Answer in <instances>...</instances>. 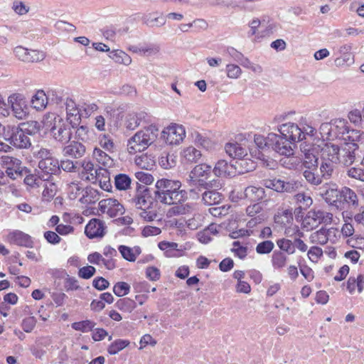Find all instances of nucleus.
Here are the masks:
<instances>
[{"instance_id":"40","label":"nucleus","mask_w":364,"mask_h":364,"mask_svg":"<svg viewBox=\"0 0 364 364\" xmlns=\"http://www.w3.org/2000/svg\"><path fill=\"white\" fill-rule=\"evenodd\" d=\"M131 178L126 174L119 173L114 176V186L119 191H127L131 187Z\"/></svg>"},{"instance_id":"8","label":"nucleus","mask_w":364,"mask_h":364,"mask_svg":"<svg viewBox=\"0 0 364 364\" xmlns=\"http://www.w3.org/2000/svg\"><path fill=\"white\" fill-rule=\"evenodd\" d=\"M158 201L164 204L173 205L168 210L167 215L168 217L180 215L182 212V205L180 204L182 201V191L180 189L170 193L168 196H159Z\"/></svg>"},{"instance_id":"10","label":"nucleus","mask_w":364,"mask_h":364,"mask_svg":"<svg viewBox=\"0 0 364 364\" xmlns=\"http://www.w3.org/2000/svg\"><path fill=\"white\" fill-rule=\"evenodd\" d=\"M212 167L206 164H200L195 166L189 173L188 182L190 185L205 184V181L209 178L212 172Z\"/></svg>"},{"instance_id":"5","label":"nucleus","mask_w":364,"mask_h":364,"mask_svg":"<svg viewBox=\"0 0 364 364\" xmlns=\"http://www.w3.org/2000/svg\"><path fill=\"white\" fill-rule=\"evenodd\" d=\"M330 132L336 138L345 141H358L363 139V134L358 130L350 129L345 119H334L330 123Z\"/></svg>"},{"instance_id":"25","label":"nucleus","mask_w":364,"mask_h":364,"mask_svg":"<svg viewBox=\"0 0 364 364\" xmlns=\"http://www.w3.org/2000/svg\"><path fill=\"white\" fill-rule=\"evenodd\" d=\"M235 165L229 164L225 160H219L212 171L218 177H232L235 174Z\"/></svg>"},{"instance_id":"54","label":"nucleus","mask_w":364,"mask_h":364,"mask_svg":"<svg viewBox=\"0 0 364 364\" xmlns=\"http://www.w3.org/2000/svg\"><path fill=\"white\" fill-rule=\"evenodd\" d=\"M95 325L96 323L91 320H85L73 323L72 328L75 331L86 333L92 331L95 328Z\"/></svg>"},{"instance_id":"18","label":"nucleus","mask_w":364,"mask_h":364,"mask_svg":"<svg viewBox=\"0 0 364 364\" xmlns=\"http://www.w3.org/2000/svg\"><path fill=\"white\" fill-rule=\"evenodd\" d=\"M161 138L170 145H178L182 141V127L172 123L161 132Z\"/></svg>"},{"instance_id":"26","label":"nucleus","mask_w":364,"mask_h":364,"mask_svg":"<svg viewBox=\"0 0 364 364\" xmlns=\"http://www.w3.org/2000/svg\"><path fill=\"white\" fill-rule=\"evenodd\" d=\"M159 248L164 252L167 257H180L182 256L181 246L176 242L161 241L158 245Z\"/></svg>"},{"instance_id":"47","label":"nucleus","mask_w":364,"mask_h":364,"mask_svg":"<svg viewBox=\"0 0 364 364\" xmlns=\"http://www.w3.org/2000/svg\"><path fill=\"white\" fill-rule=\"evenodd\" d=\"M183 220L186 221V226L190 230H196L202 223L203 216L198 213H194L192 218L189 216H183Z\"/></svg>"},{"instance_id":"46","label":"nucleus","mask_w":364,"mask_h":364,"mask_svg":"<svg viewBox=\"0 0 364 364\" xmlns=\"http://www.w3.org/2000/svg\"><path fill=\"white\" fill-rule=\"evenodd\" d=\"M116 305L119 310L129 313L136 307L135 301L127 297L119 299Z\"/></svg>"},{"instance_id":"33","label":"nucleus","mask_w":364,"mask_h":364,"mask_svg":"<svg viewBox=\"0 0 364 364\" xmlns=\"http://www.w3.org/2000/svg\"><path fill=\"white\" fill-rule=\"evenodd\" d=\"M100 198V193L92 187H87L80 198V201L83 204H92L98 201Z\"/></svg>"},{"instance_id":"9","label":"nucleus","mask_w":364,"mask_h":364,"mask_svg":"<svg viewBox=\"0 0 364 364\" xmlns=\"http://www.w3.org/2000/svg\"><path fill=\"white\" fill-rule=\"evenodd\" d=\"M357 141H348L339 148L338 163L344 166H350L355 160L359 146Z\"/></svg>"},{"instance_id":"31","label":"nucleus","mask_w":364,"mask_h":364,"mask_svg":"<svg viewBox=\"0 0 364 364\" xmlns=\"http://www.w3.org/2000/svg\"><path fill=\"white\" fill-rule=\"evenodd\" d=\"M292 201L301 210H306L313 203L311 197L304 192L298 193L293 196Z\"/></svg>"},{"instance_id":"28","label":"nucleus","mask_w":364,"mask_h":364,"mask_svg":"<svg viewBox=\"0 0 364 364\" xmlns=\"http://www.w3.org/2000/svg\"><path fill=\"white\" fill-rule=\"evenodd\" d=\"M96 179L93 183H98L100 188L106 191H110L112 189V184L110 182L109 172L106 168H100L98 172L95 173Z\"/></svg>"},{"instance_id":"12","label":"nucleus","mask_w":364,"mask_h":364,"mask_svg":"<svg viewBox=\"0 0 364 364\" xmlns=\"http://www.w3.org/2000/svg\"><path fill=\"white\" fill-rule=\"evenodd\" d=\"M99 209L104 213L108 215L110 218H114L124 214L125 209L117 199L106 198L99 202Z\"/></svg>"},{"instance_id":"11","label":"nucleus","mask_w":364,"mask_h":364,"mask_svg":"<svg viewBox=\"0 0 364 364\" xmlns=\"http://www.w3.org/2000/svg\"><path fill=\"white\" fill-rule=\"evenodd\" d=\"M333 220V214L320 209H313L308 212L304 222L311 228L320 224H330Z\"/></svg>"},{"instance_id":"64","label":"nucleus","mask_w":364,"mask_h":364,"mask_svg":"<svg viewBox=\"0 0 364 364\" xmlns=\"http://www.w3.org/2000/svg\"><path fill=\"white\" fill-rule=\"evenodd\" d=\"M82 117H88L98 109L95 103L85 102L81 106Z\"/></svg>"},{"instance_id":"43","label":"nucleus","mask_w":364,"mask_h":364,"mask_svg":"<svg viewBox=\"0 0 364 364\" xmlns=\"http://www.w3.org/2000/svg\"><path fill=\"white\" fill-rule=\"evenodd\" d=\"M109 57L116 63L129 65L132 63L131 57L122 50H117L110 53Z\"/></svg>"},{"instance_id":"41","label":"nucleus","mask_w":364,"mask_h":364,"mask_svg":"<svg viewBox=\"0 0 364 364\" xmlns=\"http://www.w3.org/2000/svg\"><path fill=\"white\" fill-rule=\"evenodd\" d=\"M203 200L208 205L219 203L222 200V195L215 190L207 191L203 193Z\"/></svg>"},{"instance_id":"27","label":"nucleus","mask_w":364,"mask_h":364,"mask_svg":"<svg viewBox=\"0 0 364 364\" xmlns=\"http://www.w3.org/2000/svg\"><path fill=\"white\" fill-rule=\"evenodd\" d=\"M132 201L138 210L144 208L149 209V208L153 205L154 203L153 200L146 189L136 194V196L132 199Z\"/></svg>"},{"instance_id":"59","label":"nucleus","mask_w":364,"mask_h":364,"mask_svg":"<svg viewBox=\"0 0 364 364\" xmlns=\"http://www.w3.org/2000/svg\"><path fill=\"white\" fill-rule=\"evenodd\" d=\"M33 155L36 159H39V161H46L50 159V158L54 157L53 151L44 147L38 148L33 152Z\"/></svg>"},{"instance_id":"57","label":"nucleus","mask_w":364,"mask_h":364,"mask_svg":"<svg viewBox=\"0 0 364 364\" xmlns=\"http://www.w3.org/2000/svg\"><path fill=\"white\" fill-rule=\"evenodd\" d=\"M138 211L139 218L146 222L153 221L157 217L156 211L153 208L152 205L149 209L144 208Z\"/></svg>"},{"instance_id":"38","label":"nucleus","mask_w":364,"mask_h":364,"mask_svg":"<svg viewBox=\"0 0 364 364\" xmlns=\"http://www.w3.org/2000/svg\"><path fill=\"white\" fill-rule=\"evenodd\" d=\"M178 161V157L174 153H168L162 154L159 159V164L160 166L165 168L168 169L175 167Z\"/></svg>"},{"instance_id":"50","label":"nucleus","mask_w":364,"mask_h":364,"mask_svg":"<svg viewBox=\"0 0 364 364\" xmlns=\"http://www.w3.org/2000/svg\"><path fill=\"white\" fill-rule=\"evenodd\" d=\"M100 146L108 152H113L115 148L112 138L109 134H101L98 139Z\"/></svg>"},{"instance_id":"24","label":"nucleus","mask_w":364,"mask_h":364,"mask_svg":"<svg viewBox=\"0 0 364 364\" xmlns=\"http://www.w3.org/2000/svg\"><path fill=\"white\" fill-rule=\"evenodd\" d=\"M337 164L338 163L331 162V161L321 159L319 168L320 173H318V176L320 178L319 181L315 183H311V185L317 186L322 183L323 179L331 178Z\"/></svg>"},{"instance_id":"55","label":"nucleus","mask_w":364,"mask_h":364,"mask_svg":"<svg viewBox=\"0 0 364 364\" xmlns=\"http://www.w3.org/2000/svg\"><path fill=\"white\" fill-rule=\"evenodd\" d=\"M84 190L80 183L72 182L68 187V195L70 199H76L81 193H83Z\"/></svg>"},{"instance_id":"42","label":"nucleus","mask_w":364,"mask_h":364,"mask_svg":"<svg viewBox=\"0 0 364 364\" xmlns=\"http://www.w3.org/2000/svg\"><path fill=\"white\" fill-rule=\"evenodd\" d=\"M342 200L352 205H358V204L356 193L348 187H343L341 188V201Z\"/></svg>"},{"instance_id":"62","label":"nucleus","mask_w":364,"mask_h":364,"mask_svg":"<svg viewBox=\"0 0 364 364\" xmlns=\"http://www.w3.org/2000/svg\"><path fill=\"white\" fill-rule=\"evenodd\" d=\"M274 247V243L270 240H265L259 242L256 247V252L258 254H268L270 253Z\"/></svg>"},{"instance_id":"22","label":"nucleus","mask_w":364,"mask_h":364,"mask_svg":"<svg viewBox=\"0 0 364 364\" xmlns=\"http://www.w3.org/2000/svg\"><path fill=\"white\" fill-rule=\"evenodd\" d=\"M9 241L20 246L31 247L33 245L31 237L20 230L9 232L7 236Z\"/></svg>"},{"instance_id":"48","label":"nucleus","mask_w":364,"mask_h":364,"mask_svg":"<svg viewBox=\"0 0 364 364\" xmlns=\"http://www.w3.org/2000/svg\"><path fill=\"white\" fill-rule=\"evenodd\" d=\"M301 159L299 157L291 156H284V158L280 159L281 165L288 169H296L300 164Z\"/></svg>"},{"instance_id":"7","label":"nucleus","mask_w":364,"mask_h":364,"mask_svg":"<svg viewBox=\"0 0 364 364\" xmlns=\"http://www.w3.org/2000/svg\"><path fill=\"white\" fill-rule=\"evenodd\" d=\"M268 139L271 143L272 149L278 154L284 156H291L294 154L293 146L294 144L289 141L282 134L279 135L274 133L268 134Z\"/></svg>"},{"instance_id":"63","label":"nucleus","mask_w":364,"mask_h":364,"mask_svg":"<svg viewBox=\"0 0 364 364\" xmlns=\"http://www.w3.org/2000/svg\"><path fill=\"white\" fill-rule=\"evenodd\" d=\"M294 234V248H297L299 250L303 252H306L308 249V246L302 240H301V237L304 236V233L297 229Z\"/></svg>"},{"instance_id":"39","label":"nucleus","mask_w":364,"mask_h":364,"mask_svg":"<svg viewBox=\"0 0 364 364\" xmlns=\"http://www.w3.org/2000/svg\"><path fill=\"white\" fill-rule=\"evenodd\" d=\"M92 156L99 164L104 166L110 167L113 164L112 159L100 148H95L92 152Z\"/></svg>"},{"instance_id":"58","label":"nucleus","mask_w":364,"mask_h":364,"mask_svg":"<svg viewBox=\"0 0 364 364\" xmlns=\"http://www.w3.org/2000/svg\"><path fill=\"white\" fill-rule=\"evenodd\" d=\"M0 164L2 166H4L6 168H7L8 167L17 168L18 166H21V160L9 156H1L0 159Z\"/></svg>"},{"instance_id":"52","label":"nucleus","mask_w":364,"mask_h":364,"mask_svg":"<svg viewBox=\"0 0 364 364\" xmlns=\"http://www.w3.org/2000/svg\"><path fill=\"white\" fill-rule=\"evenodd\" d=\"M201 156V152L193 146H189L183 151V157L191 163L198 162Z\"/></svg>"},{"instance_id":"15","label":"nucleus","mask_w":364,"mask_h":364,"mask_svg":"<svg viewBox=\"0 0 364 364\" xmlns=\"http://www.w3.org/2000/svg\"><path fill=\"white\" fill-rule=\"evenodd\" d=\"M38 168L40 169L41 177L43 181H50L52 175L60 172L59 161L55 157L50 158L46 161H39Z\"/></svg>"},{"instance_id":"30","label":"nucleus","mask_w":364,"mask_h":364,"mask_svg":"<svg viewBox=\"0 0 364 364\" xmlns=\"http://www.w3.org/2000/svg\"><path fill=\"white\" fill-rule=\"evenodd\" d=\"M245 198L250 201L257 202L265 196L264 189L262 187L248 186L244 191Z\"/></svg>"},{"instance_id":"32","label":"nucleus","mask_w":364,"mask_h":364,"mask_svg":"<svg viewBox=\"0 0 364 364\" xmlns=\"http://www.w3.org/2000/svg\"><path fill=\"white\" fill-rule=\"evenodd\" d=\"M321 196L325 201L331 205H336L338 202L341 201V190L335 188H327Z\"/></svg>"},{"instance_id":"19","label":"nucleus","mask_w":364,"mask_h":364,"mask_svg":"<svg viewBox=\"0 0 364 364\" xmlns=\"http://www.w3.org/2000/svg\"><path fill=\"white\" fill-rule=\"evenodd\" d=\"M181 183L179 181H171L168 179H160L156 183L155 200H159V196L169 195L176 190H179Z\"/></svg>"},{"instance_id":"14","label":"nucleus","mask_w":364,"mask_h":364,"mask_svg":"<svg viewBox=\"0 0 364 364\" xmlns=\"http://www.w3.org/2000/svg\"><path fill=\"white\" fill-rule=\"evenodd\" d=\"M301 186L300 182L294 179L285 181L274 178L269 181L267 187L271 188L279 193H291L296 191Z\"/></svg>"},{"instance_id":"1","label":"nucleus","mask_w":364,"mask_h":364,"mask_svg":"<svg viewBox=\"0 0 364 364\" xmlns=\"http://www.w3.org/2000/svg\"><path fill=\"white\" fill-rule=\"evenodd\" d=\"M40 131V125L36 121L22 123L20 126L3 127V136L11 145L18 149H28L31 142L27 134L32 135Z\"/></svg>"},{"instance_id":"61","label":"nucleus","mask_w":364,"mask_h":364,"mask_svg":"<svg viewBox=\"0 0 364 364\" xmlns=\"http://www.w3.org/2000/svg\"><path fill=\"white\" fill-rule=\"evenodd\" d=\"M135 164L143 169H149L154 166V161L146 155H141L135 159Z\"/></svg>"},{"instance_id":"3","label":"nucleus","mask_w":364,"mask_h":364,"mask_svg":"<svg viewBox=\"0 0 364 364\" xmlns=\"http://www.w3.org/2000/svg\"><path fill=\"white\" fill-rule=\"evenodd\" d=\"M304 156L302 159V166L304 168L303 176L306 181L311 183H318L319 177L318 176V149L314 146H305L301 148Z\"/></svg>"},{"instance_id":"45","label":"nucleus","mask_w":364,"mask_h":364,"mask_svg":"<svg viewBox=\"0 0 364 364\" xmlns=\"http://www.w3.org/2000/svg\"><path fill=\"white\" fill-rule=\"evenodd\" d=\"M293 221L292 213L289 210H284L274 216V222L282 226H287Z\"/></svg>"},{"instance_id":"49","label":"nucleus","mask_w":364,"mask_h":364,"mask_svg":"<svg viewBox=\"0 0 364 364\" xmlns=\"http://www.w3.org/2000/svg\"><path fill=\"white\" fill-rule=\"evenodd\" d=\"M43 180L41 177V173L38 172V175L29 174L24 178L25 184L30 188V189H35L39 188L42 185Z\"/></svg>"},{"instance_id":"53","label":"nucleus","mask_w":364,"mask_h":364,"mask_svg":"<svg viewBox=\"0 0 364 364\" xmlns=\"http://www.w3.org/2000/svg\"><path fill=\"white\" fill-rule=\"evenodd\" d=\"M277 245L280 249L279 251L287 252L288 255H292L295 252L294 241L291 240L282 238L277 241Z\"/></svg>"},{"instance_id":"17","label":"nucleus","mask_w":364,"mask_h":364,"mask_svg":"<svg viewBox=\"0 0 364 364\" xmlns=\"http://www.w3.org/2000/svg\"><path fill=\"white\" fill-rule=\"evenodd\" d=\"M66 119L73 127L80 124L82 119L81 107L72 99L67 97L65 102Z\"/></svg>"},{"instance_id":"6","label":"nucleus","mask_w":364,"mask_h":364,"mask_svg":"<svg viewBox=\"0 0 364 364\" xmlns=\"http://www.w3.org/2000/svg\"><path fill=\"white\" fill-rule=\"evenodd\" d=\"M8 107H10L12 115L22 120L28 114V106L23 96L19 93H14L8 97Z\"/></svg>"},{"instance_id":"4","label":"nucleus","mask_w":364,"mask_h":364,"mask_svg":"<svg viewBox=\"0 0 364 364\" xmlns=\"http://www.w3.org/2000/svg\"><path fill=\"white\" fill-rule=\"evenodd\" d=\"M44 126L50 129L55 140L65 144L72 136L71 129L63 119L54 113H48L43 118Z\"/></svg>"},{"instance_id":"60","label":"nucleus","mask_w":364,"mask_h":364,"mask_svg":"<svg viewBox=\"0 0 364 364\" xmlns=\"http://www.w3.org/2000/svg\"><path fill=\"white\" fill-rule=\"evenodd\" d=\"M344 224L341 228L342 235L346 237L352 236L355 232L353 225L352 223L353 219L352 218H346L343 215Z\"/></svg>"},{"instance_id":"2","label":"nucleus","mask_w":364,"mask_h":364,"mask_svg":"<svg viewBox=\"0 0 364 364\" xmlns=\"http://www.w3.org/2000/svg\"><path fill=\"white\" fill-rule=\"evenodd\" d=\"M159 129L153 124L138 131L128 140V152L130 154H135L144 151L155 141Z\"/></svg>"},{"instance_id":"34","label":"nucleus","mask_w":364,"mask_h":364,"mask_svg":"<svg viewBox=\"0 0 364 364\" xmlns=\"http://www.w3.org/2000/svg\"><path fill=\"white\" fill-rule=\"evenodd\" d=\"M31 107L36 110L44 109L48 104V97L43 90H38L32 97Z\"/></svg>"},{"instance_id":"20","label":"nucleus","mask_w":364,"mask_h":364,"mask_svg":"<svg viewBox=\"0 0 364 364\" xmlns=\"http://www.w3.org/2000/svg\"><path fill=\"white\" fill-rule=\"evenodd\" d=\"M107 230L105 223L98 218H92L85 226V233L90 239L102 237Z\"/></svg>"},{"instance_id":"56","label":"nucleus","mask_w":364,"mask_h":364,"mask_svg":"<svg viewBox=\"0 0 364 364\" xmlns=\"http://www.w3.org/2000/svg\"><path fill=\"white\" fill-rule=\"evenodd\" d=\"M310 240L312 243L325 245L328 242L326 234V228H321L318 231L313 232L310 236Z\"/></svg>"},{"instance_id":"21","label":"nucleus","mask_w":364,"mask_h":364,"mask_svg":"<svg viewBox=\"0 0 364 364\" xmlns=\"http://www.w3.org/2000/svg\"><path fill=\"white\" fill-rule=\"evenodd\" d=\"M86 152V147L80 142L73 141L63 149L64 156H68L73 159H80L82 157Z\"/></svg>"},{"instance_id":"36","label":"nucleus","mask_w":364,"mask_h":364,"mask_svg":"<svg viewBox=\"0 0 364 364\" xmlns=\"http://www.w3.org/2000/svg\"><path fill=\"white\" fill-rule=\"evenodd\" d=\"M146 116V113L144 112L128 114L125 122L126 127L130 130L135 129L140 125L141 121L145 119Z\"/></svg>"},{"instance_id":"16","label":"nucleus","mask_w":364,"mask_h":364,"mask_svg":"<svg viewBox=\"0 0 364 364\" xmlns=\"http://www.w3.org/2000/svg\"><path fill=\"white\" fill-rule=\"evenodd\" d=\"M279 132L285 138L293 143L301 141L304 138V132L294 123H287L282 124L279 128Z\"/></svg>"},{"instance_id":"37","label":"nucleus","mask_w":364,"mask_h":364,"mask_svg":"<svg viewBox=\"0 0 364 364\" xmlns=\"http://www.w3.org/2000/svg\"><path fill=\"white\" fill-rule=\"evenodd\" d=\"M287 261L288 257L282 251L275 250L272 255L271 262L275 269H281L285 267Z\"/></svg>"},{"instance_id":"23","label":"nucleus","mask_w":364,"mask_h":364,"mask_svg":"<svg viewBox=\"0 0 364 364\" xmlns=\"http://www.w3.org/2000/svg\"><path fill=\"white\" fill-rule=\"evenodd\" d=\"M339 148L333 143H326L321 149V159L338 163Z\"/></svg>"},{"instance_id":"44","label":"nucleus","mask_w":364,"mask_h":364,"mask_svg":"<svg viewBox=\"0 0 364 364\" xmlns=\"http://www.w3.org/2000/svg\"><path fill=\"white\" fill-rule=\"evenodd\" d=\"M43 184V191L42 193L43 200L50 201L56 194L58 191V186L55 183L46 181Z\"/></svg>"},{"instance_id":"13","label":"nucleus","mask_w":364,"mask_h":364,"mask_svg":"<svg viewBox=\"0 0 364 364\" xmlns=\"http://www.w3.org/2000/svg\"><path fill=\"white\" fill-rule=\"evenodd\" d=\"M14 52L16 58L25 63L40 62L46 58V54L43 51L28 50L22 46L16 47Z\"/></svg>"},{"instance_id":"29","label":"nucleus","mask_w":364,"mask_h":364,"mask_svg":"<svg viewBox=\"0 0 364 364\" xmlns=\"http://www.w3.org/2000/svg\"><path fill=\"white\" fill-rule=\"evenodd\" d=\"M226 153L232 158L241 159L247 156V151L237 142L228 143L225 144Z\"/></svg>"},{"instance_id":"51","label":"nucleus","mask_w":364,"mask_h":364,"mask_svg":"<svg viewBox=\"0 0 364 364\" xmlns=\"http://www.w3.org/2000/svg\"><path fill=\"white\" fill-rule=\"evenodd\" d=\"M129 345L128 340L117 339L109 346L107 351L111 355H115Z\"/></svg>"},{"instance_id":"35","label":"nucleus","mask_w":364,"mask_h":364,"mask_svg":"<svg viewBox=\"0 0 364 364\" xmlns=\"http://www.w3.org/2000/svg\"><path fill=\"white\" fill-rule=\"evenodd\" d=\"M82 167V178L86 181L94 182L96 179L95 173L98 172V169L95 168L94 164L90 161H83Z\"/></svg>"}]
</instances>
